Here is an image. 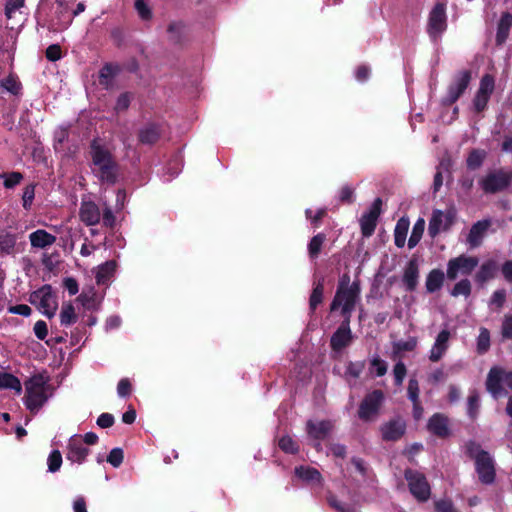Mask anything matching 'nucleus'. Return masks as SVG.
Listing matches in <instances>:
<instances>
[{
	"label": "nucleus",
	"instance_id": "obj_26",
	"mask_svg": "<svg viewBox=\"0 0 512 512\" xmlns=\"http://www.w3.org/2000/svg\"><path fill=\"white\" fill-rule=\"evenodd\" d=\"M295 474L298 478L310 485H321L322 476L320 472L310 466H300L295 468Z\"/></svg>",
	"mask_w": 512,
	"mask_h": 512
},
{
	"label": "nucleus",
	"instance_id": "obj_45",
	"mask_svg": "<svg viewBox=\"0 0 512 512\" xmlns=\"http://www.w3.org/2000/svg\"><path fill=\"white\" fill-rule=\"evenodd\" d=\"M48 471L57 472L62 465V455L59 450H53L47 459Z\"/></svg>",
	"mask_w": 512,
	"mask_h": 512
},
{
	"label": "nucleus",
	"instance_id": "obj_38",
	"mask_svg": "<svg viewBox=\"0 0 512 512\" xmlns=\"http://www.w3.org/2000/svg\"><path fill=\"white\" fill-rule=\"evenodd\" d=\"M324 294L323 281H319L313 288L309 299V307L311 311H315L317 306L322 302Z\"/></svg>",
	"mask_w": 512,
	"mask_h": 512
},
{
	"label": "nucleus",
	"instance_id": "obj_13",
	"mask_svg": "<svg viewBox=\"0 0 512 512\" xmlns=\"http://www.w3.org/2000/svg\"><path fill=\"white\" fill-rule=\"evenodd\" d=\"M381 207V198H376L369 208V211L360 218V227L363 236L370 237L374 233L377 220L381 214Z\"/></svg>",
	"mask_w": 512,
	"mask_h": 512
},
{
	"label": "nucleus",
	"instance_id": "obj_31",
	"mask_svg": "<svg viewBox=\"0 0 512 512\" xmlns=\"http://www.w3.org/2000/svg\"><path fill=\"white\" fill-rule=\"evenodd\" d=\"M445 275L443 271L439 269H433L429 272L426 278L425 286L429 293L438 291L444 283Z\"/></svg>",
	"mask_w": 512,
	"mask_h": 512
},
{
	"label": "nucleus",
	"instance_id": "obj_32",
	"mask_svg": "<svg viewBox=\"0 0 512 512\" xmlns=\"http://www.w3.org/2000/svg\"><path fill=\"white\" fill-rule=\"evenodd\" d=\"M118 72L119 68L117 66L112 64L104 65L99 73V83L105 88H109Z\"/></svg>",
	"mask_w": 512,
	"mask_h": 512
},
{
	"label": "nucleus",
	"instance_id": "obj_23",
	"mask_svg": "<svg viewBox=\"0 0 512 512\" xmlns=\"http://www.w3.org/2000/svg\"><path fill=\"white\" fill-rule=\"evenodd\" d=\"M498 271L497 262L493 259L484 261L478 271L476 272L474 279L479 284H484L487 281L493 279Z\"/></svg>",
	"mask_w": 512,
	"mask_h": 512
},
{
	"label": "nucleus",
	"instance_id": "obj_58",
	"mask_svg": "<svg viewBox=\"0 0 512 512\" xmlns=\"http://www.w3.org/2000/svg\"><path fill=\"white\" fill-rule=\"evenodd\" d=\"M409 225L410 222L408 218H400L395 226L394 235L407 236Z\"/></svg>",
	"mask_w": 512,
	"mask_h": 512
},
{
	"label": "nucleus",
	"instance_id": "obj_16",
	"mask_svg": "<svg viewBox=\"0 0 512 512\" xmlns=\"http://www.w3.org/2000/svg\"><path fill=\"white\" fill-rule=\"evenodd\" d=\"M451 332L448 329H442L435 338L434 344L429 351V360L433 363L439 362L446 354L449 348Z\"/></svg>",
	"mask_w": 512,
	"mask_h": 512
},
{
	"label": "nucleus",
	"instance_id": "obj_47",
	"mask_svg": "<svg viewBox=\"0 0 512 512\" xmlns=\"http://www.w3.org/2000/svg\"><path fill=\"white\" fill-rule=\"evenodd\" d=\"M279 447L286 453L295 454L298 452L299 447L295 441L288 435H285L279 440Z\"/></svg>",
	"mask_w": 512,
	"mask_h": 512
},
{
	"label": "nucleus",
	"instance_id": "obj_35",
	"mask_svg": "<svg viewBox=\"0 0 512 512\" xmlns=\"http://www.w3.org/2000/svg\"><path fill=\"white\" fill-rule=\"evenodd\" d=\"M424 229H425V220L423 218H419L415 222L413 229H412V233L408 240V246L410 249L414 248L419 243V241L421 240L422 235L424 233Z\"/></svg>",
	"mask_w": 512,
	"mask_h": 512
},
{
	"label": "nucleus",
	"instance_id": "obj_19",
	"mask_svg": "<svg viewBox=\"0 0 512 512\" xmlns=\"http://www.w3.org/2000/svg\"><path fill=\"white\" fill-rule=\"evenodd\" d=\"M491 222L489 220H481L474 223L467 236V243L470 248H477L482 244L486 232Z\"/></svg>",
	"mask_w": 512,
	"mask_h": 512
},
{
	"label": "nucleus",
	"instance_id": "obj_50",
	"mask_svg": "<svg viewBox=\"0 0 512 512\" xmlns=\"http://www.w3.org/2000/svg\"><path fill=\"white\" fill-rule=\"evenodd\" d=\"M407 394L408 398L411 400V402H416L419 400V394H420V388L418 380L414 377H411L408 382L407 387Z\"/></svg>",
	"mask_w": 512,
	"mask_h": 512
},
{
	"label": "nucleus",
	"instance_id": "obj_61",
	"mask_svg": "<svg viewBox=\"0 0 512 512\" xmlns=\"http://www.w3.org/2000/svg\"><path fill=\"white\" fill-rule=\"evenodd\" d=\"M506 299L505 290H496L491 297L490 304L495 305L498 308H501Z\"/></svg>",
	"mask_w": 512,
	"mask_h": 512
},
{
	"label": "nucleus",
	"instance_id": "obj_44",
	"mask_svg": "<svg viewBox=\"0 0 512 512\" xmlns=\"http://www.w3.org/2000/svg\"><path fill=\"white\" fill-rule=\"evenodd\" d=\"M471 293V283L468 279H462L458 283H456L451 291V295L454 297H458L463 295L465 297L469 296Z\"/></svg>",
	"mask_w": 512,
	"mask_h": 512
},
{
	"label": "nucleus",
	"instance_id": "obj_15",
	"mask_svg": "<svg viewBox=\"0 0 512 512\" xmlns=\"http://www.w3.org/2000/svg\"><path fill=\"white\" fill-rule=\"evenodd\" d=\"M406 431V423L400 418H393L380 427L382 439L385 441H397L399 440Z\"/></svg>",
	"mask_w": 512,
	"mask_h": 512
},
{
	"label": "nucleus",
	"instance_id": "obj_8",
	"mask_svg": "<svg viewBox=\"0 0 512 512\" xmlns=\"http://www.w3.org/2000/svg\"><path fill=\"white\" fill-rule=\"evenodd\" d=\"M479 260L475 256H468L465 254L452 258L447 263V277L450 280H455L459 274L470 275L473 270L478 266Z\"/></svg>",
	"mask_w": 512,
	"mask_h": 512
},
{
	"label": "nucleus",
	"instance_id": "obj_37",
	"mask_svg": "<svg viewBox=\"0 0 512 512\" xmlns=\"http://www.w3.org/2000/svg\"><path fill=\"white\" fill-rule=\"evenodd\" d=\"M77 321L75 309L71 303H63L60 312V322L62 325L68 326Z\"/></svg>",
	"mask_w": 512,
	"mask_h": 512
},
{
	"label": "nucleus",
	"instance_id": "obj_9",
	"mask_svg": "<svg viewBox=\"0 0 512 512\" xmlns=\"http://www.w3.org/2000/svg\"><path fill=\"white\" fill-rule=\"evenodd\" d=\"M446 28V7L443 3H437L429 13L427 32L433 41H437Z\"/></svg>",
	"mask_w": 512,
	"mask_h": 512
},
{
	"label": "nucleus",
	"instance_id": "obj_1",
	"mask_svg": "<svg viewBox=\"0 0 512 512\" xmlns=\"http://www.w3.org/2000/svg\"><path fill=\"white\" fill-rule=\"evenodd\" d=\"M360 300V284L357 281L350 283V277L343 275L330 305V311L341 310V315L346 320H351L357 302Z\"/></svg>",
	"mask_w": 512,
	"mask_h": 512
},
{
	"label": "nucleus",
	"instance_id": "obj_41",
	"mask_svg": "<svg viewBox=\"0 0 512 512\" xmlns=\"http://www.w3.org/2000/svg\"><path fill=\"white\" fill-rule=\"evenodd\" d=\"M485 158L486 152L484 150L475 149L471 151L467 158L468 168L472 170L479 168L482 165Z\"/></svg>",
	"mask_w": 512,
	"mask_h": 512
},
{
	"label": "nucleus",
	"instance_id": "obj_22",
	"mask_svg": "<svg viewBox=\"0 0 512 512\" xmlns=\"http://www.w3.org/2000/svg\"><path fill=\"white\" fill-rule=\"evenodd\" d=\"M419 279V266L416 259H411L403 273L402 281L407 291H414L418 285Z\"/></svg>",
	"mask_w": 512,
	"mask_h": 512
},
{
	"label": "nucleus",
	"instance_id": "obj_21",
	"mask_svg": "<svg viewBox=\"0 0 512 512\" xmlns=\"http://www.w3.org/2000/svg\"><path fill=\"white\" fill-rule=\"evenodd\" d=\"M67 450V459L79 464L82 463L89 454V449L86 448L76 436L69 440Z\"/></svg>",
	"mask_w": 512,
	"mask_h": 512
},
{
	"label": "nucleus",
	"instance_id": "obj_43",
	"mask_svg": "<svg viewBox=\"0 0 512 512\" xmlns=\"http://www.w3.org/2000/svg\"><path fill=\"white\" fill-rule=\"evenodd\" d=\"M134 8L137 11L138 16L143 21H149L152 19L153 13L149 4L147 3V0H135Z\"/></svg>",
	"mask_w": 512,
	"mask_h": 512
},
{
	"label": "nucleus",
	"instance_id": "obj_52",
	"mask_svg": "<svg viewBox=\"0 0 512 512\" xmlns=\"http://www.w3.org/2000/svg\"><path fill=\"white\" fill-rule=\"evenodd\" d=\"M25 0H6L5 15L12 18L14 13L24 6Z\"/></svg>",
	"mask_w": 512,
	"mask_h": 512
},
{
	"label": "nucleus",
	"instance_id": "obj_46",
	"mask_svg": "<svg viewBox=\"0 0 512 512\" xmlns=\"http://www.w3.org/2000/svg\"><path fill=\"white\" fill-rule=\"evenodd\" d=\"M329 504L339 512H356L357 506L355 504H344L339 501L335 496L328 497Z\"/></svg>",
	"mask_w": 512,
	"mask_h": 512
},
{
	"label": "nucleus",
	"instance_id": "obj_18",
	"mask_svg": "<svg viewBox=\"0 0 512 512\" xmlns=\"http://www.w3.org/2000/svg\"><path fill=\"white\" fill-rule=\"evenodd\" d=\"M333 429V423L329 420L313 421L306 423V431L309 437L315 440L325 439Z\"/></svg>",
	"mask_w": 512,
	"mask_h": 512
},
{
	"label": "nucleus",
	"instance_id": "obj_2",
	"mask_svg": "<svg viewBox=\"0 0 512 512\" xmlns=\"http://www.w3.org/2000/svg\"><path fill=\"white\" fill-rule=\"evenodd\" d=\"M25 405L32 413H36L52 396L49 378L43 374H36L25 382Z\"/></svg>",
	"mask_w": 512,
	"mask_h": 512
},
{
	"label": "nucleus",
	"instance_id": "obj_48",
	"mask_svg": "<svg viewBox=\"0 0 512 512\" xmlns=\"http://www.w3.org/2000/svg\"><path fill=\"white\" fill-rule=\"evenodd\" d=\"M0 177L4 179V186L7 189H11V188L15 187L23 179V175L20 172H11V173H7V174H2V175H0Z\"/></svg>",
	"mask_w": 512,
	"mask_h": 512
},
{
	"label": "nucleus",
	"instance_id": "obj_20",
	"mask_svg": "<svg viewBox=\"0 0 512 512\" xmlns=\"http://www.w3.org/2000/svg\"><path fill=\"white\" fill-rule=\"evenodd\" d=\"M80 219L87 226H93L100 222L101 213L99 207L92 201L81 203L79 211Z\"/></svg>",
	"mask_w": 512,
	"mask_h": 512
},
{
	"label": "nucleus",
	"instance_id": "obj_51",
	"mask_svg": "<svg viewBox=\"0 0 512 512\" xmlns=\"http://www.w3.org/2000/svg\"><path fill=\"white\" fill-rule=\"evenodd\" d=\"M406 373H407V369L403 362L400 361L394 365L393 375H394V379H395V384L397 386L402 385L403 380L406 376Z\"/></svg>",
	"mask_w": 512,
	"mask_h": 512
},
{
	"label": "nucleus",
	"instance_id": "obj_5",
	"mask_svg": "<svg viewBox=\"0 0 512 512\" xmlns=\"http://www.w3.org/2000/svg\"><path fill=\"white\" fill-rule=\"evenodd\" d=\"M503 385L512 390V371H506L501 367H492L487 375L486 389L494 397L506 395Z\"/></svg>",
	"mask_w": 512,
	"mask_h": 512
},
{
	"label": "nucleus",
	"instance_id": "obj_33",
	"mask_svg": "<svg viewBox=\"0 0 512 512\" xmlns=\"http://www.w3.org/2000/svg\"><path fill=\"white\" fill-rule=\"evenodd\" d=\"M0 389H12L17 394H21L22 392V385L20 380L10 374V373H1L0 374Z\"/></svg>",
	"mask_w": 512,
	"mask_h": 512
},
{
	"label": "nucleus",
	"instance_id": "obj_4",
	"mask_svg": "<svg viewBox=\"0 0 512 512\" xmlns=\"http://www.w3.org/2000/svg\"><path fill=\"white\" fill-rule=\"evenodd\" d=\"M467 451L471 458L475 461L476 472L483 484H492L495 480L494 461L487 451L480 448L475 443L467 445Z\"/></svg>",
	"mask_w": 512,
	"mask_h": 512
},
{
	"label": "nucleus",
	"instance_id": "obj_3",
	"mask_svg": "<svg viewBox=\"0 0 512 512\" xmlns=\"http://www.w3.org/2000/svg\"><path fill=\"white\" fill-rule=\"evenodd\" d=\"M91 157L94 172L102 182L114 184L117 179V164L108 150L93 141Z\"/></svg>",
	"mask_w": 512,
	"mask_h": 512
},
{
	"label": "nucleus",
	"instance_id": "obj_12",
	"mask_svg": "<svg viewBox=\"0 0 512 512\" xmlns=\"http://www.w3.org/2000/svg\"><path fill=\"white\" fill-rule=\"evenodd\" d=\"M454 218L455 212L451 209L447 210L446 212L441 210H434L428 226L430 236L435 237L441 231L448 230L452 225Z\"/></svg>",
	"mask_w": 512,
	"mask_h": 512
},
{
	"label": "nucleus",
	"instance_id": "obj_60",
	"mask_svg": "<svg viewBox=\"0 0 512 512\" xmlns=\"http://www.w3.org/2000/svg\"><path fill=\"white\" fill-rule=\"evenodd\" d=\"M34 333L40 340H44L48 334L46 322L39 320L34 325Z\"/></svg>",
	"mask_w": 512,
	"mask_h": 512
},
{
	"label": "nucleus",
	"instance_id": "obj_40",
	"mask_svg": "<svg viewBox=\"0 0 512 512\" xmlns=\"http://www.w3.org/2000/svg\"><path fill=\"white\" fill-rule=\"evenodd\" d=\"M490 347V332L487 328L481 327L477 338V352L483 354Z\"/></svg>",
	"mask_w": 512,
	"mask_h": 512
},
{
	"label": "nucleus",
	"instance_id": "obj_63",
	"mask_svg": "<svg viewBox=\"0 0 512 512\" xmlns=\"http://www.w3.org/2000/svg\"><path fill=\"white\" fill-rule=\"evenodd\" d=\"M373 367L376 368V375L381 377L387 372V364L385 361L380 359L379 357H374L371 361Z\"/></svg>",
	"mask_w": 512,
	"mask_h": 512
},
{
	"label": "nucleus",
	"instance_id": "obj_17",
	"mask_svg": "<svg viewBox=\"0 0 512 512\" xmlns=\"http://www.w3.org/2000/svg\"><path fill=\"white\" fill-rule=\"evenodd\" d=\"M350 321L346 320L342 322L341 326L335 331L331 337V347L333 350H341L348 346L352 340V334L350 329Z\"/></svg>",
	"mask_w": 512,
	"mask_h": 512
},
{
	"label": "nucleus",
	"instance_id": "obj_54",
	"mask_svg": "<svg viewBox=\"0 0 512 512\" xmlns=\"http://www.w3.org/2000/svg\"><path fill=\"white\" fill-rule=\"evenodd\" d=\"M123 451L121 448H114L110 451L107 461L113 466L118 467L123 462Z\"/></svg>",
	"mask_w": 512,
	"mask_h": 512
},
{
	"label": "nucleus",
	"instance_id": "obj_25",
	"mask_svg": "<svg viewBox=\"0 0 512 512\" xmlns=\"http://www.w3.org/2000/svg\"><path fill=\"white\" fill-rule=\"evenodd\" d=\"M186 35V26L182 21H172L167 27V39L175 45L184 42Z\"/></svg>",
	"mask_w": 512,
	"mask_h": 512
},
{
	"label": "nucleus",
	"instance_id": "obj_11",
	"mask_svg": "<svg viewBox=\"0 0 512 512\" xmlns=\"http://www.w3.org/2000/svg\"><path fill=\"white\" fill-rule=\"evenodd\" d=\"M405 479L408 482L410 492L419 501H426L430 496V486L425 478L419 472L407 470L405 471Z\"/></svg>",
	"mask_w": 512,
	"mask_h": 512
},
{
	"label": "nucleus",
	"instance_id": "obj_36",
	"mask_svg": "<svg viewBox=\"0 0 512 512\" xmlns=\"http://www.w3.org/2000/svg\"><path fill=\"white\" fill-rule=\"evenodd\" d=\"M326 240V237L324 234L319 233L315 235L308 244V254L311 259H316L322 249V246Z\"/></svg>",
	"mask_w": 512,
	"mask_h": 512
},
{
	"label": "nucleus",
	"instance_id": "obj_7",
	"mask_svg": "<svg viewBox=\"0 0 512 512\" xmlns=\"http://www.w3.org/2000/svg\"><path fill=\"white\" fill-rule=\"evenodd\" d=\"M512 183V172L503 169L489 171L479 180L485 193L494 194L506 189Z\"/></svg>",
	"mask_w": 512,
	"mask_h": 512
},
{
	"label": "nucleus",
	"instance_id": "obj_34",
	"mask_svg": "<svg viewBox=\"0 0 512 512\" xmlns=\"http://www.w3.org/2000/svg\"><path fill=\"white\" fill-rule=\"evenodd\" d=\"M114 270L115 263L113 261H108L100 265L95 276L97 284H105L106 281L112 276Z\"/></svg>",
	"mask_w": 512,
	"mask_h": 512
},
{
	"label": "nucleus",
	"instance_id": "obj_24",
	"mask_svg": "<svg viewBox=\"0 0 512 512\" xmlns=\"http://www.w3.org/2000/svg\"><path fill=\"white\" fill-rule=\"evenodd\" d=\"M30 244L34 248L44 249L55 243L56 237L46 230L38 229L29 235Z\"/></svg>",
	"mask_w": 512,
	"mask_h": 512
},
{
	"label": "nucleus",
	"instance_id": "obj_29",
	"mask_svg": "<svg viewBox=\"0 0 512 512\" xmlns=\"http://www.w3.org/2000/svg\"><path fill=\"white\" fill-rule=\"evenodd\" d=\"M428 429L439 437H445L449 434L448 420L441 414L433 415L428 422Z\"/></svg>",
	"mask_w": 512,
	"mask_h": 512
},
{
	"label": "nucleus",
	"instance_id": "obj_28",
	"mask_svg": "<svg viewBox=\"0 0 512 512\" xmlns=\"http://www.w3.org/2000/svg\"><path fill=\"white\" fill-rule=\"evenodd\" d=\"M161 136V129L156 124H147L139 130L138 138L142 144H154Z\"/></svg>",
	"mask_w": 512,
	"mask_h": 512
},
{
	"label": "nucleus",
	"instance_id": "obj_59",
	"mask_svg": "<svg viewBox=\"0 0 512 512\" xmlns=\"http://www.w3.org/2000/svg\"><path fill=\"white\" fill-rule=\"evenodd\" d=\"M8 312L11 314H17L27 317L31 315L32 310L28 305L19 304L9 307Z\"/></svg>",
	"mask_w": 512,
	"mask_h": 512
},
{
	"label": "nucleus",
	"instance_id": "obj_30",
	"mask_svg": "<svg viewBox=\"0 0 512 512\" xmlns=\"http://www.w3.org/2000/svg\"><path fill=\"white\" fill-rule=\"evenodd\" d=\"M512 26V14L504 13L498 24L496 43L502 45L506 41L509 35L510 28Z\"/></svg>",
	"mask_w": 512,
	"mask_h": 512
},
{
	"label": "nucleus",
	"instance_id": "obj_62",
	"mask_svg": "<svg viewBox=\"0 0 512 512\" xmlns=\"http://www.w3.org/2000/svg\"><path fill=\"white\" fill-rule=\"evenodd\" d=\"M117 393L120 397H126L131 393V384L127 378L119 381L117 386Z\"/></svg>",
	"mask_w": 512,
	"mask_h": 512
},
{
	"label": "nucleus",
	"instance_id": "obj_55",
	"mask_svg": "<svg viewBox=\"0 0 512 512\" xmlns=\"http://www.w3.org/2000/svg\"><path fill=\"white\" fill-rule=\"evenodd\" d=\"M501 334L503 338L512 339V314L504 316L501 326Z\"/></svg>",
	"mask_w": 512,
	"mask_h": 512
},
{
	"label": "nucleus",
	"instance_id": "obj_6",
	"mask_svg": "<svg viewBox=\"0 0 512 512\" xmlns=\"http://www.w3.org/2000/svg\"><path fill=\"white\" fill-rule=\"evenodd\" d=\"M30 303L35 305L48 318L54 317L58 308L57 297L50 285H44L37 291H34L30 295Z\"/></svg>",
	"mask_w": 512,
	"mask_h": 512
},
{
	"label": "nucleus",
	"instance_id": "obj_42",
	"mask_svg": "<svg viewBox=\"0 0 512 512\" xmlns=\"http://www.w3.org/2000/svg\"><path fill=\"white\" fill-rule=\"evenodd\" d=\"M495 80L493 76L486 74L481 78L477 93L490 97L494 91Z\"/></svg>",
	"mask_w": 512,
	"mask_h": 512
},
{
	"label": "nucleus",
	"instance_id": "obj_56",
	"mask_svg": "<svg viewBox=\"0 0 512 512\" xmlns=\"http://www.w3.org/2000/svg\"><path fill=\"white\" fill-rule=\"evenodd\" d=\"M131 99L132 95L130 93H122L116 101L115 110L117 112L127 110L130 105Z\"/></svg>",
	"mask_w": 512,
	"mask_h": 512
},
{
	"label": "nucleus",
	"instance_id": "obj_14",
	"mask_svg": "<svg viewBox=\"0 0 512 512\" xmlns=\"http://www.w3.org/2000/svg\"><path fill=\"white\" fill-rule=\"evenodd\" d=\"M471 80V72L468 70L460 71L454 78L453 82L448 87L445 102L453 104L467 89Z\"/></svg>",
	"mask_w": 512,
	"mask_h": 512
},
{
	"label": "nucleus",
	"instance_id": "obj_49",
	"mask_svg": "<svg viewBox=\"0 0 512 512\" xmlns=\"http://www.w3.org/2000/svg\"><path fill=\"white\" fill-rule=\"evenodd\" d=\"M0 87H3L8 92L17 95L21 90V84L13 77L8 76L0 83Z\"/></svg>",
	"mask_w": 512,
	"mask_h": 512
},
{
	"label": "nucleus",
	"instance_id": "obj_27",
	"mask_svg": "<svg viewBox=\"0 0 512 512\" xmlns=\"http://www.w3.org/2000/svg\"><path fill=\"white\" fill-rule=\"evenodd\" d=\"M18 235L6 229L0 230V252L5 255L15 253Z\"/></svg>",
	"mask_w": 512,
	"mask_h": 512
},
{
	"label": "nucleus",
	"instance_id": "obj_57",
	"mask_svg": "<svg viewBox=\"0 0 512 512\" xmlns=\"http://www.w3.org/2000/svg\"><path fill=\"white\" fill-rule=\"evenodd\" d=\"M479 408V396L475 393L468 398V414L471 418H475Z\"/></svg>",
	"mask_w": 512,
	"mask_h": 512
},
{
	"label": "nucleus",
	"instance_id": "obj_39",
	"mask_svg": "<svg viewBox=\"0 0 512 512\" xmlns=\"http://www.w3.org/2000/svg\"><path fill=\"white\" fill-rule=\"evenodd\" d=\"M417 347V339L410 337L406 341H398L393 343V356L396 357L405 351H413Z\"/></svg>",
	"mask_w": 512,
	"mask_h": 512
},
{
	"label": "nucleus",
	"instance_id": "obj_10",
	"mask_svg": "<svg viewBox=\"0 0 512 512\" xmlns=\"http://www.w3.org/2000/svg\"><path fill=\"white\" fill-rule=\"evenodd\" d=\"M383 400L384 394L381 390H374L367 394L359 406V418L364 421L373 420L378 415Z\"/></svg>",
	"mask_w": 512,
	"mask_h": 512
},
{
	"label": "nucleus",
	"instance_id": "obj_53",
	"mask_svg": "<svg viewBox=\"0 0 512 512\" xmlns=\"http://www.w3.org/2000/svg\"><path fill=\"white\" fill-rule=\"evenodd\" d=\"M34 197H35V186L34 185L26 186L23 191V195H22L24 209L29 210L31 208Z\"/></svg>",
	"mask_w": 512,
	"mask_h": 512
},
{
	"label": "nucleus",
	"instance_id": "obj_64",
	"mask_svg": "<svg viewBox=\"0 0 512 512\" xmlns=\"http://www.w3.org/2000/svg\"><path fill=\"white\" fill-rule=\"evenodd\" d=\"M46 57L50 61H57L61 58V48L57 44L50 45L46 49Z\"/></svg>",
	"mask_w": 512,
	"mask_h": 512
}]
</instances>
